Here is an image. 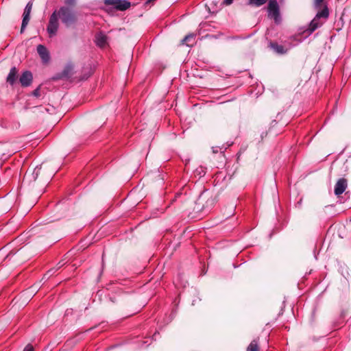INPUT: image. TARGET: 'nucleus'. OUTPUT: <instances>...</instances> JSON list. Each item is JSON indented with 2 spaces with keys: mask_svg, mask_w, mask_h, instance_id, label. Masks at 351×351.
I'll use <instances>...</instances> for the list:
<instances>
[{
  "mask_svg": "<svg viewBox=\"0 0 351 351\" xmlns=\"http://www.w3.org/2000/svg\"><path fill=\"white\" fill-rule=\"evenodd\" d=\"M215 204V198L213 195H210L207 191L202 193L197 201V205H202V210H209Z\"/></svg>",
  "mask_w": 351,
  "mask_h": 351,
  "instance_id": "nucleus-4",
  "label": "nucleus"
},
{
  "mask_svg": "<svg viewBox=\"0 0 351 351\" xmlns=\"http://www.w3.org/2000/svg\"><path fill=\"white\" fill-rule=\"evenodd\" d=\"M104 3L106 6H112L103 8L108 14L112 13L114 10L125 11L131 6L130 2L126 0H104Z\"/></svg>",
  "mask_w": 351,
  "mask_h": 351,
  "instance_id": "nucleus-3",
  "label": "nucleus"
},
{
  "mask_svg": "<svg viewBox=\"0 0 351 351\" xmlns=\"http://www.w3.org/2000/svg\"><path fill=\"white\" fill-rule=\"evenodd\" d=\"M40 170H41V167H36L34 169V171L32 173V176H33L34 180H36L37 179V178L38 177L39 174H40Z\"/></svg>",
  "mask_w": 351,
  "mask_h": 351,
  "instance_id": "nucleus-18",
  "label": "nucleus"
},
{
  "mask_svg": "<svg viewBox=\"0 0 351 351\" xmlns=\"http://www.w3.org/2000/svg\"><path fill=\"white\" fill-rule=\"evenodd\" d=\"M58 265H59V266H58V268H60V267L63 265V264H61V263H60H60H58Z\"/></svg>",
  "mask_w": 351,
  "mask_h": 351,
  "instance_id": "nucleus-24",
  "label": "nucleus"
},
{
  "mask_svg": "<svg viewBox=\"0 0 351 351\" xmlns=\"http://www.w3.org/2000/svg\"><path fill=\"white\" fill-rule=\"evenodd\" d=\"M97 45L99 47H104L106 43V36L104 35H97L96 36Z\"/></svg>",
  "mask_w": 351,
  "mask_h": 351,
  "instance_id": "nucleus-15",
  "label": "nucleus"
},
{
  "mask_svg": "<svg viewBox=\"0 0 351 351\" xmlns=\"http://www.w3.org/2000/svg\"><path fill=\"white\" fill-rule=\"evenodd\" d=\"M33 7V2L32 1H29L27 4L26 5L24 12L23 14V21L21 27V33H23L24 30L25 29L27 25L29 23V19H30V13L32 12V9Z\"/></svg>",
  "mask_w": 351,
  "mask_h": 351,
  "instance_id": "nucleus-6",
  "label": "nucleus"
},
{
  "mask_svg": "<svg viewBox=\"0 0 351 351\" xmlns=\"http://www.w3.org/2000/svg\"><path fill=\"white\" fill-rule=\"evenodd\" d=\"M329 16V10L326 5H324L321 10H319L314 19L311 21L308 27L304 31L307 35H311L317 29L322 27Z\"/></svg>",
  "mask_w": 351,
  "mask_h": 351,
  "instance_id": "nucleus-2",
  "label": "nucleus"
},
{
  "mask_svg": "<svg viewBox=\"0 0 351 351\" xmlns=\"http://www.w3.org/2000/svg\"><path fill=\"white\" fill-rule=\"evenodd\" d=\"M21 86L23 88L29 87L33 82V74L30 71H23L19 78Z\"/></svg>",
  "mask_w": 351,
  "mask_h": 351,
  "instance_id": "nucleus-7",
  "label": "nucleus"
},
{
  "mask_svg": "<svg viewBox=\"0 0 351 351\" xmlns=\"http://www.w3.org/2000/svg\"><path fill=\"white\" fill-rule=\"evenodd\" d=\"M268 16L278 23L280 19L279 5L276 0H270L267 7Z\"/></svg>",
  "mask_w": 351,
  "mask_h": 351,
  "instance_id": "nucleus-5",
  "label": "nucleus"
},
{
  "mask_svg": "<svg viewBox=\"0 0 351 351\" xmlns=\"http://www.w3.org/2000/svg\"><path fill=\"white\" fill-rule=\"evenodd\" d=\"M347 186L348 180L346 178H342L339 179L335 185V194L337 196H339L346 191Z\"/></svg>",
  "mask_w": 351,
  "mask_h": 351,
  "instance_id": "nucleus-9",
  "label": "nucleus"
},
{
  "mask_svg": "<svg viewBox=\"0 0 351 351\" xmlns=\"http://www.w3.org/2000/svg\"><path fill=\"white\" fill-rule=\"evenodd\" d=\"M325 0H314L313 5L315 9L319 10L322 9L325 4H323L324 3Z\"/></svg>",
  "mask_w": 351,
  "mask_h": 351,
  "instance_id": "nucleus-17",
  "label": "nucleus"
},
{
  "mask_svg": "<svg viewBox=\"0 0 351 351\" xmlns=\"http://www.w3.org/2000/svg\"><path fill=\"white\" fill-rule=\"evenodd\" d=\"M37 52L41 58L42 62L47 64L50 61V54L47 48L43 45H38L37 46Z\"/></svg>",
  "mask_w": 351,
  "mask_h": 351,
  "instance_id": "nucleus-8",
  "label": "nucleus"
},
{
  "mask_svg": "<svg viewBox=\"0 0 351 351\" xmlns=\"http://www.w3.org/2000/svg\"><path fill=\"white\" fill-rule=\"evenodd\" d=\"M269 47L278 54H285L287 51L284 46L279 45L276 42L270 41Z\"/></svg>",
  "mask_w": 351,
  "mask_h": 351,
  "instance_id": "nucleus-11",
  "label": "nucleus"
},
{
  "mask_svg": "<svg viewBox=\"0 0 351 351\" xmlns=\"http://www.w3.org/2000/svg\"><path fill=\"white\" fill-rule=\"evenodd\" d=\"M246 351H261L259 346V337L252 340L247 347Z\"/></svg>",
  "mask_w": 351,
  "mask_h": 351,
  "instance_id": "nucleus-14",
  "label": "nucleus"
},
{
  "mask_svg": "<svg viewBox=\"0 0 351 351\" xmlns=\"http://www.w3.org/2000/svg\"><path fill=\"white\" fill-rule=\"evenodd\" d=\"M73 68L71 64L66 65L57 78H69L71 77L73 74Z\"/></svg>",
  "mask_w": 351,
  "mask_h": 351,
  "instance_id": "nucleus-13",
  "label": "nucleus"
},
{
  "mask_svg": "<svg viewBox=\"0 0 351 351\" xmlns=\"http://www.w3.org/2000/svg\"><path fill=\"white\" fill-rule=\"evenodd\" d=\"M268 0H249V4L259 7L264 5Z\"/></svg>",
  "mask_w": 351,
  "mask_h": 351,
  "instance_id": "nucleus-16",
  "label": "nucleus"
},
{
  "mask_svg": "<svg viewBox=\"0 0 351 351\" xmlns=\"http://www.w3.org/2000/svg\"><path fill=\"white\" fill-rule=\"evenodd\" d=\"M23 351H34V347H33V346H32V345H31V344H27V345L25 347V348H24Z\"/></svg>",
  "mask_w": 351,
  "mask_h": 351,
  "instance_id": "nucleus-21",
  "label": "nucleus"
},
{
  "mask_svg": "<svg viewBox=\"0 0 351 351\" xmlns=\"http://www.w3.org/2000/svg\"><path fill=\"white\" fill-rule=\"evenodd\" d=\"M59 19L66 27L75 25L78 20L77 12L72 8L61 6L50 15L47 26V32L50 38L57 34L59 28Z\"/></svg>",
  "mask_w": 351,
  "mask_h": 351,
  "instance_id": "nucleus-1",
  "label": "nucleus"
},
{
  "mask_svg": "<svg viewBox=\"0 0 351 351\" xmlns=\"http://www.w3.org/2000/svg\"><path fill=\"white\" fill-rule=\"evenodd\" d=\"M233 0H223V3L226 5H230L232 3Z\"/></svg>",
  "mask_w": 351,
  "mask_h": 351,
  "instance_id": "nucleus-22",
  "label": "nucleus"
},
{
  "mask_svg": "<svg viewBox=\"0 0 351 351\" xmlns=\"http://www.w3.org/2000/svg\"><path fill=\"white\" fill-rule=\"evenodd\" d=\"M40 88L41 84L39 85L34 90L32 91V95L36 97H39L40 96Z\"/></svg>",
  "mask_w": 351,
  "mask_h": 351,
  "instance_id": "nucleus-20",
  "label": "nucleus"
},
{
  "mask_svg": "<svg viewBox=\"0 0 351 351\" xmlns=\"http://www.w3.org/2000/svg\"><path fill=\"white\" fill-rule=\"evenodd\" d=\"M219 149H220L221 152H223L222 149H226V148H223V147H219Z\"/></svg>",
  "mask_w": 351,
  "mask_h": 351,
  "instance_id": "nucleus-25",
  "label": "nucleus"
},
{
  "mask_svg": "<svg viewBox=\"0 0 351 351\" xmlns=\"http://www.w3.org/2000/svg\"><path fill=\"white\" fill-rule=\"evenodd\" d=\"M18 69L16 66H12L6 78V82L10 86H14L18 80Z\"/></svg>",
  "mask_w": 351,
  "mask_h": 351,
  "instance_id": "nucleus-10",
  "label": "nucleus"
},
{
  "mask_svg": "<svg viewBox=\"0 0 351 351\" xmlns=\"http://www.w3.org/2000/svg\"><path fill=\"white\" fill-rule=\"evenodd\" d=\"M218 148L219 147H213V153H217L218 152Z\"/></svg>",
  "mask_w": 351,
  "mask_h": 351,
  "instance_id": "nucleus-23",
  "label": "nucleus"
},
{
  "mask_svg": "<svg viewBox=\"0 0 351 351\" xmlns=\"http://www.w3.org/2000/svg\"><path fill=\"white\" fill-rule=\"evenodd\" d=\"M110 300H111L112 302H115V301H114V298H110Z\"/></svg>",
  "mask_w": 351,
  "mask_h": 351,
  "instance_id": "nucleus-26",
  "label": "nucleus"
},
{
  "mask_svg": "<svg viewBox=\"0 0 351 351\" xmlns=\"http://www.w3.org/2000/svg\"><path fill=\"white\" fill-rule=\"evenodd\" d=\"M195 34H189L184 36V38L182 40V44L186 45L187 47H193L195 43Z\"/></svg>",
  "mask_w": 351,
  "mask_h": 351,
  "instance_id": "nucleus-12",
  "label": "nucleus"
},
{
  "mask_svg": "<svg viewBox=\"0 0 351 351\" xmlns=\"http://www.w3.org/2000/svg\"><path fill=\"white\" fill-rule=\"evenodd\" d=\"M64 6H68L73 8L76 5V0H64Z\"/></svg>",
  "mask_w": 351,
  "mask_h": 351,
  "instance_id": "nucleus-19",
  "label": "nucleus"
}]
</instances>
